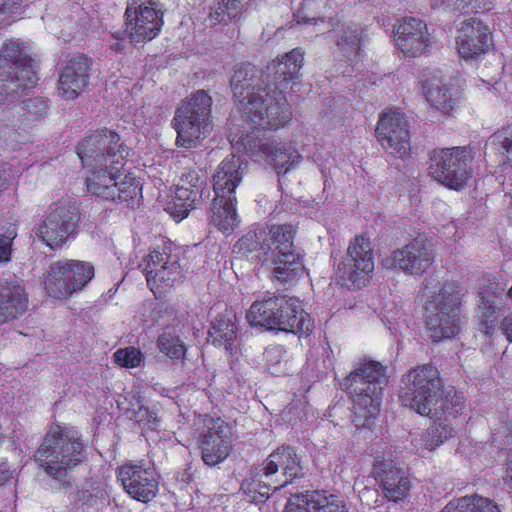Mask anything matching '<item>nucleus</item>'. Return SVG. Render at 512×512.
<instances>
[{"mask_svg":"<svg viewBox=\"0 0 512 512\" xmlns=\"http://www.w3.org/2000/svg\"><path fill=\"white\" fill-rule=\"evenodd\" d=\"M230 88L242 118L253 129H278L291 117L285 96L273 100L265 71L251 63H240L233 69Z\"/></svg>","mask_w":512,"mask_h":512,"instance_id":"obj_1","label":"nucleus"},{"mask_svg":"<svg viewBox=\"0 0 512 512\" xmlns=\"http://www.w3.org/2000/svg\"><path fill=\"white\" fill-rule=\"evenodd\" d=\"M83 452V443L57 426L46 434L35 453V460L49 476L61 481V486L67 489L72 486L71 481L66 479L67 473L83 460Z\"/></svg>","mask_w":512,"mask_h":512,"instance_id":"obj_2","label":"nucleus"},{"mask_svg":"<svg viewBox=\"0 0 512 512\" xmlns=\"http://www.w3.org/2000/svg\"><path fill=\"white\" fill-rule=\"evenodd\" d=\"M388 377L385 367L377 361H368L352 371L341 383L351 396L354 413L369 420L380 411L383 388Z\"/></svg>","mask_w":512,"mask_h":512,"instance_id":"obj_3","label":"nucleus"},{"mask_svg":"<svg viewBox=\"0 0 512 512\" xmlns=\"http://www.w3.org/2000/svg\"><path fill=\"white\" fill-rule=\"evenodd\" d=\"M211 106L212 98L204 90H197L181 102L173 118L177 146L196 148L207 137L211 130Z\"/></svg>","mask_w":512,"mask_h":512,"instance_id":"obj_4","label":"nucleus"},{"mask_svg":"<svg viewBox=\"0 0 512 512\" xmlns=\"http://www.w3.org/2000/svg\"><path fill=\"white\" fill-rule=\"evenodd\" d=\"M461 293L454 283H445L425 302L426 326L435 342L449 339L460 330Z\"/></svg>","mask_w":512,"mask_h":512,"instance_id":"obj_5","label":"nucleus"},{"mask_svg":"<svg viewBox=\"0 0 512 512\" xmlns=\"http://www.w3.org/2000/svg\"><path fill=\"white\" fill-rule=\"evenodd\" d=\"M442 379L438 369L431 364H424L410 369L401 379L399 401L420 415L427 406L434 404V398L441 392Z\"/></svg>","mask_w":512,"mask_h":512,"instance_id":"obj_6","label":"nucleus"},{"mask_svg":"<svg viewBox=\"0 0 512 512\" xmlns=\"http://www.w3.org/2000/svg\"><path fill=\"white\" fill-rule=\"evenodd\" d=\"M77 154L87 167L108 164L113 169H123L128 150L115 131L102 128L91 132L79 142Z\"/></svg>","mask_w":512,"mask_h":512,"instance_id":"obj_7","label":"nucleus"},{"mask_svg":"<svg viewBox=\"0 0 512 512\" xmlns=\"http://www.w3.org/2000/svg\"><path fill=\"white\" fill-rule=\"evenodd\" d=\"M472 161L469 147L434 149L429 157V175L451 189L460 190L471 177Z\"/></svg>","mask_w":512,"mask_h":512,"instance_id":"obj_8","label":"nucleus"},{"mask_svg":"<svg viewBox=\"0 0 512 512\" xmlns=\"http://www.w3.org/2000/svg\"><path fill=\"white\" fill-rule=\"evenodd\" d=\"M94 277V267L79 260H62L51 264L45 279L50 296L63 299L82 290Z\"/></svg>","mask_w":512,"mask_h":512,"instance_id":"obj_9","label":"nucleus"},{"mask_svg":"<svg viewBox=\"0 0 512 512\" xmlns=\"http://www.w3.org/2000/svg\"><path fill=\"white\" fill-rule=\"evenodd\" d=\"M374 270L373 250L368 238L357 236L339 263L337 277L343 286L360 289L366 286Z\"/></svg>","mask_w":512,"mask_h":512,"instance_id":"obj_10","label":"nucleus"},{"mask_svg":"<svg viewBox=\"0 0 512 512\" xmlns=\"http://www.w3.org/2000/svg\"><path fill=\"white\" fill-rule=\"evenodd\" d=\"M249 129L251 132L246 134H232L230 142L232 147L238 152H245L251 155H255L257 152L263 153L270 159V163L278 175L286 174L294 164L299 162L301 156L292 146L278 144L275 141L263 142L262 139L255 135V131L259 132L261 129Z\"/></svg>","mask_w":512,"mask_h":512,"instance_id":"obj_11","label":"nucleus"},{"mask_svg":"<svg viewBox=\"0 0 512 512\" xmlns=\"http://www.w3.org/2000/svg\"><path fill=\"white\" fill-rule=\"evenodd\" d=\"M157 0H132L126 8V33L135 42L152 40L163 24Z\"/></svg>","mask_w":512,"mask_h":512,"instance_id":"obj_12","label":"nucleus"},{"mask_svg":"<svg viewBox=\"0 0 512 512\" xmlns=\"http://www.w3.org/2000/svg\"><path fill=\"white\" fill-rule=\"evenodd\" d=\"M79 219L75 205L57 204L39 224L37 235L50 248H58L75 232Z\"/></svg>","mask_w":512,"mask_h":512,"instance_id":"obj_13","label":"nucleus"},{"mask_svg":"<svg viewBox=\"0 0 512 512\" xmlns=\"http://www.w3.org/2000/svg\"><path fill=\"white\" fill-rule=\"evenodd\" d=\"M209 197L207 176L201 170H191L181 177L168 209L174 218L182 220L190 210L197 208Z\"/></svg>","mask_w":512,"mask_h":512,"instance_id":"obj_14","label":"nucleus"},{"mask_svg":"<svg viewBox=\"0 0 512 512\" xmlns=\"http://www.w3.org/2000/svg\"><path fill=\"white\" fill-rule=\"evenodd\" d=\"M377 139L383 149L399 159L411 152L409 123L401 112L384 113L376 127Z\"/></svg>","mask_w":512,"mask_h":512,"instance_id":"obj_15","label":"nucleus"},{"mask_svg":"<svg viewBox=\"0 0 512 512\" xmlns=\"http://www.w3.org/2000/svg\"><path fill=\"white\" fill-rule=\"evenodd\" d=\"M433 260L434 256L428 241L417 237L383 259V266L387 269L399 268L407 274L420 276L426 272Z\"/></svg>","mask_w":512,"mask_h":512,"instance_id":"obj_16","label":"nucleus"},{"mask_svg":"<svg viewBox=\"0 0 512 512\" xmlns=\"http://www.w3.org/2000/svg\"><path fill=\"white\" fill-rule=\"evenodd\" d=\"M47 115V102L41 97L28 98L20 104L0 107V133L26 130Z\"/></svg>","mask_w":512,"mask_h":512,"instance_id":"obj_17","label":"nucleus"},{"mask_svg":"<svg viewBox=\"0 0 512 512\" xmlns=\"http://www.w3.org/2000/svg\"><path fill=\"white\" fill-rule=\"evenodd\" d=\"M303 59L304 52L300 48H295L281 59L274 60L266 66L265 77L270 83L274 101L279 94L284 96V90L288 84L298 78Z\"/></svg>","mask_w":512,"mask_h":512,"instance_id":"obj_18","label":"nucleus"},{"mask_svg":"<svg viewBox=\"0 0 512 512\" xmlns=\"http://www.w3.org/2000/svg\"><path fill=\"white\" fill-rule=\"evenodd\" d=\"M92 61L79 54L69 58L59 74V92L67 100L77 98L87 87Z\"/></svg>","mask_w":512,"mask_h":512,"instance_id":"obj_19","label":"nucleus"},{"mask_svg":"<svg viewBox=\"0 0 512 512\" xmlns=\"http://www.w3.org/2000/svg\"><path fill=\"white\" fill-rule=\"evenodd\" d=\"M118 477L126 492L138 501L147 503L158 492V480L151 469L139 465H124L120 467Z\"/></svg>","mask_w":512,"mask_h":512,"instance_id":"obj_20","label":"nucleus"},{"mask_svg":"<svg viewBox=\"0 0 512 512\" xmlns=\"http://www.w3.org/2000/svg\"><path fill=\"white\" fill-rule=\"evenodd\" d=\"M489 30L481 20L470 17L462 20L458 27L457 48L464 59H476L487 52Z\"/></svg>","mask_w":512,"mask_h":512,"instance_id":"obj_21","label":"nucleus"},{"mask_svg":"<svg viewBox=\"0 0 512 512\" xmlns=\"http://www.w3.org/2000/svg\"><path fill=\"white\" fill-rule=\"evenodd\" d=\"M395 42L407 56L422 55L430 46L426 24L418 18H403L395 27Z\"/></svg>","mask_w":512,"mask_h":512,"instance_id":"obj_22","label":"nucleus"},{"mask_svg":"<svg viewBox=\"0 0 512 512\" xmlns=\"http://www.w3.org/2000/svg\"><path fill=\"white\" fill-rule=\"evenodd\" d=\"M232 432L223 421H218L202 435L201 457L208 466H215L225 460L232 449Z\"/></svg>","mask_w":512,"mask_h":512,"instance_id":"obj_23","label":"nucleus"},{"mask_svg":"<svg viewBox=\"0 0 512 512\" xmlns=\"http://www.w3.org/2000/svg\"><path fill=\"white\" fill-rule=\"evenodd\" d=\"M291 305H295L294 298L266 293L262 299L252 303L246 318L252 326L275 330L276 324H279L278 312H283V309H287ZM284 312L286 311L284 310Z\"/></svg>","mask_w":512,"mask_h":512,"instance_id":"obj_24","label":"nucleus"},{"mask_svg":"<svg viewBox=\"0 0 512 512\" xmlns=\"http://www.w3.org/2000/svg\"><path fill=\"white\" fill-rule=\"evenodd\" d=\"M284 512H348L343 501L327 491H305L292 495Z\"/></svg>","mask_w":512,"mask_h":512,"instance_id":"obj_25","label":"nucleus"},{"mask_svg":"<svg viewBox=\"0 0 512 512\" xmlns=\"http://www.w3.org/2000/svg\"><path fill=\"white\" fill-rule=\"evenodd\" d=\"M373 472L388 500L397 502L408 494L411 485L406 471L393 461L377 462L374 465Z\"/></svg>","mask_w":512,"mask_h":512,"instance_id":"obj_26","label":"nucleus"},{"mask_svg":"<svg viewBox=\"0 0 512 512\" xmlns=\"http://www.w3.org/2000/svg\"><path fill=\"white\" fill-rule=\"evenodd\" d=\"M28 308L24 287L15 277L0 279V324L19 318Z\"/></svg>","mask_w":512,"mask_h":512,"instance_id":"obj_27","label":"nucleus"},{"mask_svg":"<svg viewBox=\"0 0 512 512\" xmlns=\"http://www.w3.org/2000/svg\"><path fill=\"white\" fill-rule=\"evenodd\" d=\"M279 469L283 470L286 480L283 484L274 486L273 491L284 484L303 476L301 459L295 449L290 446H282L273 451L262 464V473L265 477L275 474Z\"/></svg>","mask_w":512,"mask_h":512,"instance_id":"obj_28","label":"nucleus"},{"mask_svg":"<svg viewBox=\"0 0 512 512\" xmlns=\"http://www.w3.org/2000/svg\"><path fill=\"white\" fill-rule=\"evenodd\" d=\"M90 168L92 171L86 179L88 192L106 201H116L117 179L122 169H113L108 164Z\"/></svg>","mask_w":512,"mask_h":512,"instance_id":"obj_29","label":"nucleus"},{"mask_svg":"<svg viewBox=\"0 0 512 512\" xmlns=\"http://www.w3.org/2000/svg\"><path fill=\"white\" fill-rule=\"evenodd\" d=\"M244 168V162L239 156L233 154L225 158L213 177L215 195L224 194L230 199L235 197V188L242 179Z\"/></svg>","mask_w":512,"mask_h":512,"instance_id":"obj_30","label":"nucleus"},{"mask_svg":"<svg viewBox=\"0 0 512 512\" xmlns=\"http://www.w3.org/2000/svg\"><path fill=\"white\" fill-rule=\"evenodd\" d=\"M422 87L426 100L443 114L449 115L458 103L456 90L443 83L440 78L426 79Z\"/></svg>","mask_w":512,"mask_h":512,"instance_id":"obj_31","label":"nucleus"},{"mask_svg":"<svg viewBox=\"0 0 512 512\" xmlns=\"http://www.w3.org/2000/svg\"><path fill=\"white\" fill-rule=\"evenodd\" d=\"M295 305L285 308L286 312H278L279 324H276L275 330L291 332L298 336H307L312 332L313 321L306 313L300 301L294 298Z\"/></svg>","mask_w":512,"mask_h":512,"instance_id":"obj_32","label":"nucleus"},{"mask_svg":"<svg viewBox=\"0 0 512 512\" xmlns=\"http://www.w3.org/2000/svg\"><path fill=\"white\" fill-rule=\"evenodd\" d=\"M455 429L448 423L437 422L421 433L412 434L411 443L416 452L424 456L426 452L435 450L446 440L455 436Z\"/></svg>","mask_w":512,"mask_h":512,"instance_id":"obj_33","label":"nucleus"},{"mask_svg":"<svg viewBox=\"0 0 512 512\" xmlns=\"http://www.w3.org/2000/svg\"><path fill=\"white\" fill-rule=\"evenodd\" d=\"M235 201V197L230 199L224 194L216 195L213 199L210 222L223 233L231 232L238 224Z\"/></svg>","mask_w":512,"mask_h":512,"instance_id":"obj_34","label":"nucleus"},{"mask_svg":"<svg viewBox=\"0 0 512 512\" xmlns=\"http://www.w3.org/2000/svg\"><path fill=\"white\" fill-rule=\"evenodd\" d=\"M434 404L427 406L426 412L421 415L429 416L430 418H440L441 416L456 417L464 408L463 396L454 388L444 390L434 398Z\"/></svg>","mask_w":512,"mask_h":512,"instance_id":"obj_35","label":"nucleus"},{"mask_svg":"<svg viewBox=\"0 0 512 512\" xmlns=\"http://www.w3.org/2000/svg\"><path fill=\"white\" fill-rule=\"evenodd\" d=\"M273 263V277L281 284L294 281L304 270L301 255L295 249L274 255Z\"/></svg>","mask_w":512,"mask_h":512,"instance_id":"obj_36","label":"nucleus"},{"mask_svg":"<svg viewBox=\"0 0 512 512\" xmlns=\"http://www.w3.org/2000/svg\"><path fill=\"white\" fill-rule=\"evenodd\" d=\"M440 512H500L489 498L471 495L450 501Z\"/></svg>","mask_w":512,"mask_h":512,"instance_id":"obj_37","label":"nucleus"},{"mask_svg":"<svg viewBox=\"0 0 512 512\" xmlns=\"http://www.w3.org/2000/svg\"><path fill=\"white\" fill-rule=\"evenodd\" d=\"M270 243L266 251L271 250L273 256L295 249L294 238L296 227L291 224L272 225L269 229Z\"/></svg>","mask_w":512,"mask_h":512,"instance_id":"obj_38","label":"nucleus"},{"mask_svg":"<svg viewBox=\"0 0 512 512\" xmlns=\"http://www.w3.org/2000/svg\"><path fill=\"white\" fill-rule=\"evenodd\" d=\"M236 325L225 316L216 317L209 329V338L214 344L231 347L236 338Z\"/></svg>","mask_w":512,"mask_h":512,"instance_id":"obj_39","label":"nucleus"},{"mask_svg":"<svg viewBox=\"0 0 512 512\" xmlns=\"http://www.w3.org/2000/svg\"><path fill=\"white\" fill-rule=\"evenodd\" d=\"M181 277V267L175 257L167 265L162 266V269H157L152 279V285L149 286L153 293H156L155 290L161 292V290L172 287Z\"/></svg>","mask_w":512,"mask_h":512,"instance_id":"obj_40","label":"nucleus"},{"mask_svg":"<svg viewBox=\"0 0 512 512\" xmlns=\"http://www.w3.org/2000/svg\"><path fill=\"white\" fill-rule=\"evenodd\" d=\"M361 41L362 29L356 25L346 26L340 30L336 45L346 55L358 54Z\"/></svg>","mask_w":512,"mask_h":512,"instance_id":"obj_41","label":"nucleus"},{"mask_svg":"<svg viewBox=\"0 0 512 512\" xmlns=\"http://www.w3.org/2000/svg\"><path fill=\"white\" fill-rule=\"evenodd\" d=\"M479 297L478 328L483 334L490 336L496 327V307L490 299H486L484 292L479 293Z\"/></svg>","mask_w":512,"mask_h":512,"instance_id":"obj_42","label":"nucleus"},{"mask_svg":"<svg viewBox=\"0 0 512 512\" xmlns=\"http://www.w3.org/2000/svg\"><path fill=\"white\" fill-rule=\"evenodd\" d=\"M141 186L135 177L130 174L122 175L117 179L116 201L133 206L138 196H141Z\"/></svg>","mask_w":512,"mask_h":512,"instance_id":"obj_43","label":"nucleus"},{"mask_svg":"<svg viewBox=\"0 0 512 512\" xmlns=\"http://www.w3.org/2000/svg\"><path fill=\"white\" fill-rule=\"evenodd\" d=\"M157 346L161 353L170 359H181L184 357L186 348L184 343L174 332L165 330L157 340Z\"/></svg>","mask_w":512,"mask_h":512,"instance_id":"obj_44","label":"nucleus"},{"mask_svg":"<svg viewBox=\"0 0 512 512\" xmlns=\"http://www.w3.org/2000/svg\"><path fill=\"white\" fill-rule=\"evenodd\" d=\"M487 146L494 151H498L502 156V163L512 161V131H497L490 136Z\"/></svg>","mask_w":512,"mask_h":512,"instance_id":"obj_45","label":"nucleus"},{"mask_svg":"<svg viewBox=\"0 0 512 512\" xmlns=\"http://www.w3.org/2000/svg\"><path fill=\"white\" fill-rule=\"evenodd\" d=\"M172 259V256L168 254L165 249L162 251L153 250L144 258L143 263L140 264V266L144 265L143 272L146 275L148 285H152V279L155 272H157V269H162V266L167 265Z\"/></svg>","mask_w":512,"mask_h":512,"instance_id":"obj_46","label":"nucleus"},{"mask_svg":"<svg viewBox=\"0 0 512 512\" xmlns=\"http://www.w3.org/2000/svg\"><path fill=\"white\" fill-rule=\"evenodd\" d=\"M285 351L281 346H272L265 350V359L268 371L274 376L284 375L286 373V361L284 360Z\"/></svg>","mask_w":512,"mask_h":512,"instance_id":"obj_47","label":"nucleus"},{"mask_svg":"<svg viewBox=\"0 0 512 512\" xmlns=\"http://www.w3.org/2000/svg\"><path fill=\"white\" fill-rule=\"evenodd\" d=\"M262 235L263 231L259 233L256 231L247 233L235 243L233 248L234 252L247 254L261 249L265 256L267 254L266 247L260 242V236Z\"/></svg>","mask_w":512,"mask_h":512,"instance_id":"obj_48","label":"nucleus"},{"mask_svg":"<svg viewBox=\"0 0 512 512\" xmlns=\"http://www.w3.org/2000/svg\"><path fill=\"white\" fill-rule=\"evenodd\" d=\"M492 444L498 449H504L512 444V422H501L498 427L494 428Z\"/></svg>","mask_w":512,"mask_h":512,"instance_id":"obj_49","label":"nucleus"},{"mask_svg":"<svg viewBox=\"0 0 512 512\" xmlns=\"http://www.w3.org/2000/svg\"><path fill=\"white\" fill-rule=\"evenodd\" d=\"M115 361L125 367H136L140 364L141 353L134 347L120 349L114 353Z\"/></svg>","mask_w":512,"mask_h":512,"instance_id":"obj_50","label":"nucleus"},{"mask_svg":"<svg viewBox=\"0 0 512 512\" xmlns=\"http://www.w3.org/2000/svg\"><path fill=\"white\" fill-rule=\"evenodd\" d=\"M15 229L8 230L0 237V263H7L11 259L12 241L16 237Z\"/></svg>","mask_w":512,"mask_h":512,"instance_id":"obj_51","label":"nucleus"},{"mask_svg":"<svg viewBox=\"0 0 512 512\" xmlns=\"http://www.w3.org/2000/svg\"><path fill=\"white\" fill-rule=\"evenodd\" d=\"M134 418L139 424L148 425L150 428H155L158 423L156 413L145 406H140L135 411Z\"/></svg>","mask_w":512,"mask_h":512,"instance_id":"obj_52","label":"nucleus"},{"mask_svg":"<svg viewBox=\"0 0 512 512\" xmlns=\"http://www.w3.org/2000/svg\"><path fill=\"white\" fill-rule=\"evenodd\" d=\"M218 3L224 8L227 18H235L242 8L241 0H217Z\"/></svg>","mask_w":512,"mask_h":512,"instance_id":"obj_53","label":"nucleus"},{"mask_svg":"<svg viewBox=\"0 0 512 512\" xmlns=\"http://www.w3.org/2000/svg\"><path fill=\"white\" fill-rule=\"evenodd\" d=\"M271 485L266 483H261V481L253 483V491L258 495L253 496V501L255 502H263L270 496Z\"/></svg>","mask_w":512,"mask_h":512,"instance_id":"obj_54","label":"nucleus"},{"mask_svg":"<svg viewBox=\"0 0 512 512\" xmlns=\"http://www.w3.org/2000/svg\"><path fill=\"white\" fill-rule=\"evenodd\" d=\"M227 17V14L222 8V6L216 2L215 6L211 9L208 19L210 21L211 25H217L223 21H225V18Z\"/></svg>","mask_w":512,"mask_h":512,"instance_id":"obj_55","label":"nucleus"},{"mask_svg":"<svg viewBox=\"0 0 512 512\" xmlns=\"http://www.w3.org/2000/svg\"><path fill=\"white\" fill-rule=\"evenodd\" d=\"M359 497L363 502H366L367 505H371L377 502L378 491L374 488L363 487L358 491Z\"/></svg>","mask_w":512,"mask_h":512,"instance_id":"obj_56","label":"nucleus"},{"mask_svg":"<svg viewBox=\"0 0 512 512\" xmlns=\"http://www.w3.org/2000/svg\"><path fill=\"white\" fill-rule=\"evenodd\" d=\"M19 3L20 0H0V14L12 13Z\"/></svg>","mask_w":512,"mask_h":512,"instance_id":"obj_57","label":"nucleus"},{"mask_svg":"<svg viewBox=\"0 0 512 512\" xmlns=\"http://www.w3.org/2000/svg\"><path fill=\"white\" fill-rule=\"evenodd\" d=\"M431 8L432 9H455L454 0H431Z\"/></svg>","mask_w":512,"mask_h":512,"instance_id":"obj_58","label":"nucleus"},{"mask_svg":"<svg viewBox=\"0 0 512 512\" xmlns=\"http://www.w3.org/2000/svg\"><path fill=\"white\" fill-rule=\"evenodd\" d=\"M506 476L504 478L505 484L512 489V451L507 458Z\"/></svg>","mask_w":512,"mask_h":512,"instance_id":"obj_59","label":"nucleus"},{"mask_svg":"<svg viewBox=\"0 0 512 512\" xmlns=\"http://www.w3.org/2000/svg\"><path fill=\"white\" fill-rule=\"evenodd\" d=\"M501 329L503 333L506 335L509 341H512V315L510 317H505Z\"/></svg>","mask_w":512,"mask_h":512,"instance_id":"obj_60","label":"nucleus"},{"mask_svg":"<svg viewBox=\"0 0 512 512\" xmlns=\"http://www.w3.org/2000/svg\"><path fill=\"white\" fill-rule=\"evenodd\" d=\"M494 0H473V8L476 11L479 9L490 10L493 7Z\"/></svg>","mask_w":512,"mask_h":512,"instance_id":"obj_61","label":"nucleus"},{"mask_svg":"<svg viewBox=\"0 0 512 512\" xmlns=\"http://www.w3.org/2000/svg\"><path fill=\"white\" fill-rule=\"evenodd\" d=\"M10 478L9 468L3 463L0 465V485Z\"/></svg>","mask_w":512,"mask_h":512,"instance_id":"obj_62","label":"nucleus"},{"mask_svg":"<svg viewBox=\"0 0 512 512\" xmlns=\"http://www.w3.org/2000/svg\"><path fill=\"white\" fill-rule=\"evenodd\" d=\"M455 9L460 10L468 7L469 5L473 6V0H454Z\"/></svg>","mask_w":512,"mask_h":512,"instance_id":"obj_63","label":"nucleus"},{"mask_svg":"<svg viewBox=\"0 0 512 512\" xmlns=\"http://www.w3.org/2000/svg\"><path fill=\"white\" fill-rule=\"evenodd\" d=\"M503 186L505 191V197H508L510 199V204L512 205V182L503 183Z\"/></svg>","mask_w":512,"mask_h":512,"instance_id":"obj_64","label":"nucleus"}]
</instances>
